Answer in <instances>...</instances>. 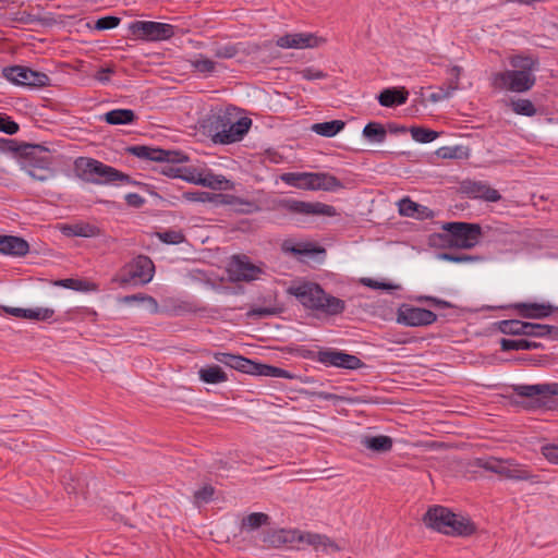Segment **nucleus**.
<instances>
[{
    "mask_svg": "<svg viewBox=\"0 0 558 558\" xmlns=\"http://www.w3.org/2000/svg\"><path fill=\"white\" fill-rule=\"evenodd\" d=\"M288 293L307 310L320 312L328 316L342 314L345 310V302L339 298L327 294L325 290L315 282H303L296 287H290Z\"/></svg>",
    "mask_w": 558,
    "mask_h": 558,
    "instance_id": "nucleus-1",
    "label": "nucleus"
},
{
    "mask_svg": "<svg viewBox=\"0 0 558 558\" xmlns=\"http://www.w3.org/2000/svg\"><path fill=\"white\" fill-rule=\"evenodd\" d=\"M252 125L250 118H240L235 122L228 113H214L204 120L203 129L215 144H232L241 141Z\"/></svg>",
    "mask_w": 558,
    "mask_h": 558,
    "instance_id": "nucleus-2",
    "label": "nucleus"
},
{
    "mask_svg": "<svg viewBox=\"0 0 558 558\" xmlns=\"http://www.w3.org/2000/svg\"><path fill=\"white\" fill-rule=\"evenodd\" d=\"M77 175L96 184H107L114 181L131 182L130 175L93 158H77L75 160Z\"/></svg>",
    "mask_w": 558,
    "mask_h": 558,
    "instance_id": "nucleus-3",
    "label": "nucleus"
},
{
    "mask_svg": "<svg viewBox=\"0 0 558 558\" xmlns=\"http://www.w3.org/2000/svg\"><path fill=\"white\" fill-rule=\"evenodd\" d=\"M23 148L20 156L22 169L35 180L47 181L50 179L54 170L51 167L52 158L49 155V149L37 144H24Z\"/></svg>",
    "mask_w": 558,
    "mask_h": 558,
    "instance_id": "nucleus-4",
    "label": "nucleus"
},
{
    "mask_svg": "<svg viewBox=\"0 0 558 558\" xmlns=\"http://www.w3.org/2000/svg\"><path fill=\"white\" fill-rule=\"evenodd\" d=\"M154 271L153 260L148 256L138 255L121 268L117 280L123 286L128 283L145 284L153 279Z\"/></svg>",
    "mask_w": 558,
    "mask_h": 558,
    "instance_id": "nucleus-5",
    "label": "nucleus"
},
{
    "mask_svg": "<svg viewBox=\"0 0 558 558\" xmlns=\"http://www.w3.org/2000/svg\"><path fill=\"white\" fill-rule=\"evenodd\" d=\"M513 392L530 399L527 408H547L551 397L558 396V384L513 385Z\"/></svg>",
    "mask_w": 558,
    "mask_h": 558,
    "instance_id": "nucleus-6",
    "label": "nucleus"
},
{
    "mask_svg": "<svg viewBox=\"0 0 558 558\" xmlns=\"http://www.w3.org/2000/svg\"><path fill=\"white\" fill-rule=\"evenodd\" d=\"M442 230L450 232L453 239L454 248L469 250L474 247L482 235V228L478 223L471 222H446Z\"/></svg>",
    "mask_w": 558,
    "mask_h": 558,
    "instance_id": "nucleus-7",
    "label": "nucleus"
},
{
    "mask_svg": "<svg viewBox=\"0 0 558 558\" xmlns=\"http://www.w3.org/2000/svg\"><path fill=\"white\" fill-rule=\"evenodd\" d=\"M3 76L15 85L26 87H45L50 85V77L39 71H34L23 65L7 66L2 71Z\"/></svg>",
    "mask_w": 558,
    "mask_h": 558,
    "instance_id": "nucleus-8",
    "label": "nucleus"
},
{
    "mask_svg": "<svg viewBox=\"0 0 558 558\" xmlns=\"http://www.w3.org/2000/svg\"><path fill=\"white\" fill-rule=\"evenodd\" d=\"M274 209H283L292 214L318 215L333 217L337 210L333 206L320 202L308 203L292 198H282L275 202Z\"/></svg>",
    "mask_w": 558,
    "mask_h": 558,
    "instance_id": "nucleus-9",
    "label": "nucleus"
},
{
    "mask_svg": "<svg viewBox=\"0 0 558 558\" xmlns=\"http://www.w3.org/2000/svg\"><path fill=\"white\" fill-rule=\"evenodd\" d=\"M132 35L143 40H167L174 35V26L153 21H136L130 24Z\"/></svg>",
    "mask_w": 558,
    "mask_h": 558,
    "instance_id": "nucleus-10",
    "label": "nucleus"
},
{
    "mask_svg": "<svg viewBox=\"0 0 558 558\" xmlns=\"http://www.w3.org/2000/svg\"><path fill=\"white\" fill-rule=\"evenodd\" d=\"M495 81L501 88L511 92L524 93L530 90L536 82L533 73L527 71L507 70L495 75Z\"/></svg>",
    "mask_w": 558,
    "mask_h": 558,
    "instance_id": "nucleus-11",
    "label": "nucleus"
},
{
    "mask_svg": "<svg viewBox=\"0 0 558 558\" xmlns=\"http://www.w3.org/2000/svg\"><path fill=\"white\" fill-rule=\"evenodd\" d=\"M317 362L326 366H335L345 369H359L365 366L364 362L356 355L333 349L319 350Z\"/></svg>",
    "mask_w": 558,
    "mask_h": 558,
    "instance_id": "nucleus-12",
    "label": "nucleus"
},
{
    "mask_svg": "<svg viewBox=\"0 0 558 558\" xmlns=\"http://www.w3.org/2000/svg\"><path fill=\"white\" fill-rule=\"evenodd\" d=\"M437 315L426 308L415 307L411 305H402L398 310L397 322L410 327H421L434 324Z\"/></svg>",
    "mask_w": 558,
    "mask_h": 558,
    "instance_id": "nucleus-13",
    "label": "nucleus"
},
{
    "mask_svg": "<svg viewBox=\"0 0 558 558\" xmlns=\"http://www.w3.org/2000/svg\"><path fill=\"white\" fill-rule=\"evenodd\" d=\"M497 329L509 336L541 337L542 324L522 322L519 319H505L496 323Z\"/></svg>",
    "mask_w": 558,
    "mask_h": 558,
    "instance_id": "nucleus-14",
    "label": "nucleus"
},
{
    "mask_svg": "<svg viewBox=\"0 0 558 558\" xmlns=\"http://www.w3.org/2000/svg\"><path fill=\"white\" fill-rule=\"evenodd\" d=\"M230 278L233 281H253L263 274V269L248 260V257L234 256L230 266Z\"/></svg>",
    "mask_w": 558,
    "mask_h": 558,
    "instance_id": "nucleus-15",
    "label": "nucleus"
},
{
    "mask_svg": "<svg viewBox=\"0 0 558 558\" xmlns=\"http://www.w3.org/2000/svg\"><path fill=\"white\" fill-rule=\"evenodd\" d=\"M326 41L323 37H317L314 34L296 33L287 34L277 39L276 45L280 48L289 49H302V48H315Z\"/></svg>",
    "mask_w": 558,
    "mask_h": 558,
    "instance_id": "nucleus-16",
    "label": "nucleus"
},
{
    "mask_svg": "<svg viewBox=\"0 0 558 558\" xmlns=\"http://www.w3.org/2000/svg\"><path fill=\"white\" fill-rule=\"evenodd\" d=\"M451 518H453L451 509L436 505L427 509L423 515V522L427 527L445 534Z\"/></svg>",
    "mask_w": 558,
    "mask_h": 558,
    "instance_id": "nucleus-17",
    "label": "nucleus"
},
{
    "mask_svg": "<svg viewBox=\"0 0 558 558\" xmlns=\"http://www.w3.org/2000/svg\"><path fill=\"white\" fill-rule=\"evenodd\" d=\"M461 190L473 198H481L487 202H498L501 199V195L497 190L482 182L464 181L461 184Z\"/></svg>",
    "mask_w": 558,
    "mask_h": 558,
    "instance_id": "nucleus-18",
    "label": "nucleus"
},
{
    "mask_svg": "<svg viewBox=\"0 0 558 558\" xmlns=\"http://www.w3.org/2000/svg\"><path fill=\"white\" fill-rule=\"evenodd\" d=\"M511 307L517 310L519 315L523 318L542 319L556 312L557 306L538 303H515L511 305Z\"/></svg>",
    "mask_w": 558,
    "mask_h": 558,
    "instance_id": "nucleus-19",
    "label": "nucleus"
},
{
    "mask_svg": "<svg viewBox=\"0 0 558 558\" xmlns=\"http://www.w3.org/2000/svg\"><path fill=\"white\" fill-rule=\"evenodd\" d=\"M214 359L235 371L253 375L255 362L247 357L226 352H216Z\"/></svg>",
    "mask_w": 558,
    "mask_h": 558,
    "instance_id": "nucleus-20",
    "label": "nucleus"
},
{
    "mask_svg": "<svg viewBox=\"0 0 558 558\" xmlns=\"http://www.w3.org/2000/svg\"><path fill=\"white\" fill-rule=\"evenodd\" d=\"M476 530L475 523L469 517L453 512V518L450 519L448 530L445 534L449 536L468 537L473 535Z\"/></svg>",
    "mask_w": 558,
    "mask_h": 558,
    "instance_id": "nucleus-21",
    "label": "nucleus"
},
{
    "mask_svg": "<svg viewBox=\"0 0 558 558\" xmlns=\"http://www.w3.org/2000/svg\"><path fill=\"white\" fill-rule=\"evenodd\" d=\"M29 251L26 240L15 235H0V253L12 256H25Z\"/></svg>",
    "mask_w": 558,
    "mask_h": 558,
    "instance_id": "nucleus-22",
    "label": "nucleus"
},
{
    "mask_svg": "<svg viewBox=\"0 0 558 558\" xmlns=\"http://www.w3.org/2000/svg\"><path fill=\"white\" fill-rule=\"evenodd\" d=\"M502 476L513 481H530L539 483L538 476L533 474L525 465L515 462L512 459L506 460Z\"/></svg>",
    "mask_w": 558,
    "mask_h": 558,
    "instance_id": "nucleus-23",
    "label": "nucleus"
},
{
    "mask_svg": "<svg viewBox=\"0 0 558 558\" xmlns=\"http://www.w3.org/2000/svg\"><path fill=\"white\" fill-rule=\"evenodd\" d=\"M409 92L404 87L385 88L377 96L378 102L383 107L392 108L407 102Z\"/></svg>",
    "mask_w": 558,
    "mask_h": 558,
    "instance_id": "nucleus-24",
    "label": "nucleus"
},
{
    "mask_svg": "<svg viewBox=\"0 0 558 558\" xmlns=\"http://www.w3.org/2000/svg\"><path fill=\"white\" fill-rule=\"evenodd\" d=\"M399 213L402 216L416 217L418 219H427L434 217L432 209L411 201L409 197L402 198L399 202Z\"/></svg>",
    "mask_w": 558,
    "mask_h": 558,
    "instance_id": "nucleus-25",
    "label": "nucleus"
},
{
    "mask_svg": "<svg viewBox=\"0 0 558 558\" xmlns=\"http://www.w3.org/2000/svg\"><path fill=\"white\" fill-rule=\"evenodd\" d=\"M102 119L110 125H126L134 123L137 116L132 109H113L106 112Z\"/></svg>",
    "mask_w": 558,
    "mask_h": 558,
    "instance_id": "nucleus-26",
    "label": "nucleus"
},
{
    "mask_svg": "<svg viewBox=\"0 0 558 558\" xmlns=\"http://www.w3.org/2000/svg\"><path fill=\"white\" fill-rule=\"evenodd\" d=\"M293 539V533L287 530H269L263 533V543L269 548H278Z\"/></svg>",
    "mask_w": 558,
    "mask_h": 558,
    "instance_id": "nucleus-27",
    "label": "nucleus"
},
{
    "mask_svg": "<svg viewBox=\"0 0 558 558\" xmlns=\"http://www.w3.org/2000/svg\"><path fill=\"white\" fill-rule=\"evenodd\" d=\"M62 231L68 236H82V238H93L97 236L100 233L98 227L93 226L87 222H80L75 225H65L62 228Z\"/></svg>",
    "mask_w": 558,
    "mask_h": 558,
    "instance_id": "nucleus-28",
    "label": "nucleus"
},
{
    "mask_svg": "<svg viewBox=\"0 0 558 558\" xmlns=\"http://www.w3.org/2000/svg\"><path fill=\"white\" fill-rule=\"evenodd\" d=\"M199 379L206 384H219L228 380L227 374L218 365H209L198 371Z\"/></svg>",
    "mask_w": 558,
    "mask_h": 558,
    "instance_id": "nucleus-29",
    "label": "nucleus"
},
{
    "mask_svg": "<svg viewBox=\"0 0 558 558\" xmlns=\"http://www.w3.org/2000/svg\"><path fill=\"white\" fill-rule=\"evenodd\" d=\"M125 150L126 153L141 159H146L156 162H160L162 159L161 148H153L146 145H135L126 147Z\"/></svg>",
    "mask_w": 558,
    "mask_h": 558,
    "instance_id": "nucleus-30",
    "label": "nucleus"
},
{
    "mask_svg": "<svg viewBox=\"0 0 558 558\" xmlns=\"http://www.w3.org/2000/svg\"><path fill=\"white\" fill-rule=\"evenodd\" d=\"M253 375L288 379H293L295 377L293 374L283 368L257 362H255Z\"/></svg>",
    "mask_w": 558,
    "mask_h": 558,
    "instance_id": "nucleus-31",
    "label": "nucleus"
},
{
    "mask_svg": "<svg viewBox=\"0 0 558 558\" xmlns=\"http://www.w3.org/2000/svg\"><path fill=\"white\" fill-rule=\"evenodd\" d=\"M345 123L342 120H331L312 125V131L325 137H332L343 130Z\"/></svg>",
    "mask_w": 558,
    "mask_h": 558,
    "instance_id": "nucleus-32",
    "label": "nucleus"
},
{
    "mask_svg": "<svg viewBox=\"0 0 558 558\" xmlns=\"http://www.w3.org/2000/svg\"><path fill=\"white\" fill-rule=\"evenodd\" d=\"M543 348V344L539 342L530 341L526 339H507L502 338L500 340V349L504 352L511 351V350H534V349H541Z\"/></svg>",
    "mask_w": 558,
    "mask_h": 558,
    "instance_id": "nucleus-33",
    "label": "nucleus"
},
{
    "mask_svg": "<svg viewBox=\"0 0 558 558\" xmlns=\"http://www.w3.org/2000/svg\"><path fill=\"white\" fill-rule=\"evenodd\" d=\"M362 442L375 452H388L393 446L392 438L386 435L365 437Z\"/></svg>",
    "mask_w": 558,
    "mask_h": 558,
    "instance_id": "nucleus-34",
    "label": "nucleus"
},
{
    "mask_svg": "<svg viewBox=\"0 0 558 558\" xmlns=\"http://www.w3.org/2000/svg\"><path fill=\"white\" fill-rule=\"evenodd\" d=\"M362 133L369 142L383 143L387 136V129L379 122H368Z\"/></svg>",
    "mask_w": 558,
    "mask_h": 558,
    "instance_id": "nucleus-35",
    "label": "nucleus"
},
{
    "mask_svg": "<svg viewBox=\"0 0 558 558\" xmlns=\"http://www.w3.org/2000/svg\"><path fill=\"white\" fill-rule=\"evenodd\" d=\"M270 518L264 512H253L242 519L241 530L253 531L262 525H268Z\"/></svg>",
    "mask_w": 558,
    "mask_h": 558,
    "instance_id": "nucleus-36",
    "label": "nucleus"
},
{
    "mask_svg": "<svg viewBox=\"0 0 558 558\" xmlns=\"http://www.w3.org/2000/svg\"><path fill=\"white\" fill-rule=\"evenodd\" d=\"M300 541L306 542L307 544L314 546L316 549L323 547L324 551H327V547H330L332 551L340 550V547L336 543L319 534L307 533L304 536H300Z\"/></svg>",
    "mask_w": 558,
    "mask_h": 558,
    "instance_id": "nucleus-37",
    "label": "nucleus"
},
{
    "mask_svg": "<svg viewBox=\"0 0 558 558\" xmlns=\"http://www.w3.org/2000/svg\"><path fill=\"white\" fill-rule=\"evenodd\" d=\"M183 180L186 182L199 184V185L210 187L214 190L221 189V184L223 182H227L225 177L215 175V174H208L206 177L199 175L198 178H195L193 174H190V177H183Z\"/></svg>",
    "mask_w": 558,
    "mask_h": 558,
    "instance_id": "nucleus-38",
    "label": "nucleus"
},
{
    "mask_svg": "<svg viewBox=\"0 0 558 558\" xmlns=\"http://www.w3.org/2000/svg\"><path fill=\"white\" fill-rule=\"evenodd\" d=\"M317 190L336 191L343 187L342 182L328 172H316Z\"/></svg>",
    "mask_w": 558,
    "mask_h": 558,
    "instance_id": "nucleus-39",
    "label": "nucleus"
},
{
    "mask_svg": "<svg viewBox=\"0 0 558 558\" xmlns=\"http://www.w3.org/2000/svg\"><path fill=\"white\" fill-rule=\"evenodd\" d=\"M412 138L418 143H430L439 136V133L424 128V126H412L410 130Z\"/></svg>",
    "mask_w": 558,
    "mask_h": 558,
    "instance_id": "nucleus-40",
    "label": "nucleus"
},
{
    "mask_svg": "<svg viewBox=\"0 0 558 558\" xmlns=\"http://www.w3.org/2000/svg\"><path fill=\"white\" fill-rule=\"evenodd\" d=\"M511 65L515 71H527L533 73L538 66V60L532 57L514 56L510 60Z\"/></svg>",
    "mask_w": 558,
    "mask_h": 558,
    "instance_id": "nucleus-41",
    "label": "nucleus"
},
{
    "mask_svg": "<svg viewBox=\"0 0 558 558\" xmlns=\"http://www.w3.org/2000/svg\"><path fill=\"white\" fill-rule=\"evenodd\" d=\"M56 284L68 288V289H73L76 291H90V290L97 289V286L95 283H92L86 280L73 279V278L59 280L56 282Z\"/></svg>",
    "mask_w": 558,
    "mask_h": 558,
    "instance_id": "nucleus-42",
    "label": "nucleus"
},
{
    "mask_svg": "<svg viewBox=\"0 0 558 558\" xmlns=\"http://www.w3.org/2000/svg\"><path fill=\"white\" fill-rule=\"evenodd\" d=\"M510 107L514 113L520 116L533 117L536 113V108L530 99L511 100Z\"/></svg>",
    "mask_w": 558,
    "mask_h": 558,
    "instance_id": "nucleus-43",
    "label": "nucleus"
},
{
    "mask_svg": "<svg viewBox=\"0 0 558 558\" xmlns=\"http://www.w3.org/2000/svg\"><path fill=\"white\" fill-rule=\"evenodd\" d=\"M477 465L486 471L496 473L500 476L504 474L506 460L489 458L486 460L477 459Z\"/></svg>",
    "mask_w": 558,
    "mask_h": 558,
    "instance_id": "nucleus-44",
    "label": "nucleus"
},
{
    "mask_svg": "<svg viewBox=\"0 0 558 558\" xmlns=\"http://www.w3.org/2000/svg\"><path fill=\"white\" fill-rule=\"evenodd\" d=\"M216 62L199 54L198 58L191 61V66L203 74H211L216 70Z\"/></svg>",
    "mask_w": 558,
    "mask_h": 558,
    "instance_id": "nucleus-45",
    "label": "nucleus"
},
{
    "mask_svg": "<svg viewBox=\"0 0 558 558\" xmlns=\"http://www.w3.org/2000/svg\"><path fill=\"white\" fill-rule=\"evenodd\" d=\"M453 239L451 238V233H433L429 235V244L436 247L441 248H454Z\"/></svg>",
    "mask_w": 558,
    "mask_h": 558,
    "instance_id": "nucleus-46",
    "label": "nucleus"
},
{
    "mask_svg": "<svg viewBox=\"0 0 558 558\" xmlns=\"http://www.w3.org/2000/svg\"><path fill=\"white\" fill-rule=\"evenodd\" d=\"M54 314V311L51 308H44V307H37V308H25V316L26 319H33L38 322H45L50 319Z\"/></svg>",
    "mask_w": 558,
    "mask_h": 558,
    "instance_id": "nucleus-47",
    "label": "nucleus"
},
{
    "mask_svg": "<svg viewBox=\"0 0 558 558\" xmlns=\"http://www.w3.org/2000/svg\"><path fill=\"white\" fill-rule=\"evenodd\" d=\"M161 161L167 163H184L190 160L189 156L180 150H166L161 148Z\"/></svg>",
    "mask_w": 558,
    "mask_h": 558,
    "instance_id": "nucleus-48",
    "label": "nucleus"
},
{
    "mask_svg": "<svg viewBox=\"0 0 558 558\" xmlns=\"http://www.w3.org/2000/svg\"><path fill=\"white\" fill-rule=\"evenodd\" d=\"M158 239L166 244H180L185 241V235L181 231L167 230L157 232Z\"/></svg>",
    "mask_w": 558,
    "mask_h": 558,
    "instance_id": "nucleus-49",
    "label": "nucleus"
},
{
    "mask_svg": "<svg viewBox=\"0 0 558 558\" xmlns=\"http://www.w3.org/2000/svg\"><path fill=\"white\" fill-rule=\"evenodd\" d=\"M438 258L452 263H466V262H477L481 259L480 256L476 255H468V254H456V253H439Z\"/></svg>",
    "mask_w": 558,
    "mask_h": 558,
    "instance_id": "nucleus-50",
    "label": "nucleus"
},
{
    "mask_svg": "<svg viewBox=\"0 0 558 558\" xmlns=\"http://www.w3.org/2000/svg\"><path fill=\"white\" fill-rule=\"evenodd\" d=\"M20 125L11 119L7 113L0 112V132L8 135L16 134Z\"/></svg>",
    "mask_w": 558,
    "mask_h": 558,
    "instance_id": "nucleus-51",
    "label": "nucleus"
},
{
    "mask_svg": "<svg viewBox=\"0 0 558 558\" xmlns=\"http://www.w3.org/2000/svg\"><path fill=\"white\" fill-rule=\"evenodd\" d=\"M24 144H19L15 140L0 137V151L22 155Z\"/></svg>",
    "mask_w": 558,
    "mask_h": 558,
    "instance_id": "nucleus-52",
    "label": "nucleus"
},
{
    "mask_svg": "<svg viewBox=\"0 0 558 558\" xmlns=\"http://www.w3.org/2000/svg\"><path fill=\"white\" fill-rule=\"evenodd\" d=\"M215 495V488L211 485H205L194 493V502L198 506L202 502H208Z\"/></svg>",
    "mask_w": 558,
    "mask_h": 558,
    "instance_id": "nucleus-53",
    "label": "nucleus"
},
{
    "mask_svg": "<svg viewBox=\"0 0 558 558\" xmlns=\"http://www.w3.org/2000/svg\"><path fill=\"white\" fill-rule=\"evenodd\" d=\"M121 22V19L118 16H104L96 21L95 28L98 31L111 29L117 27Z\"/></svg>",
    "mask_w": 558,
    "mask_h": 558,
    "instance_id": "nucleus-54",
    "label": "nucleus"
},
{
    "mask_svg": "<svg viewBox=\"0 0 558 558\" xmlns=\"http://www.w3.org/2000/svg\"><path fill=\"white\" fill-rule=\"evenodd\" d=\"M448 72L451 77L447 81L446 86L453 93L459 88L462 68L459 65H453L448 70Z\"/></svg>",
    "mask_w": 558,
    "mask_h": 558,
    "instance_id": "nucleus-55",
    "label": "nucleus"
},
{
    "mask_svg": "<svg viewBox=\"0 0 558 558\" xmlns=\"http://www.w3.org/2000/svg\"><path fill=\"white\" fill-rule=\"evenodd\" d=\"M217 195L208 192H184L183 197L191 202L206 203L211 202Z\"/></svg>",
    "mask_w": 558,
    "mask_h": 558,
    "instance_id": "nucleus-56",
    "label": "nucleus"
},
{
    "mask_svg": "<svg viewBox=\"0 0 558 558\" xmlns=\"http://www.w3.org/2000/svg\"><path fill=\"white\" fill-rule=\"evenodd\" d=\"M11 21L17 22L21 24H32L35 22H41L43 19H40L39 16H36L34 14H31L27 11H19L13 14V16L11 17Z\"/></svg>",
    "mask_w": 558,
    "mask_h": 558,
    "instance_id": "nucleus-57",
    "label": "nucleus"
},
{
    "mask_svg": "<svg viewBox=\"0 0 558 558\" xmlns=\"http://www.w3.org/2000/svg\"><path fill=\"white\" fill-rule=\"evenodd\" d=\"M299 189L303 190H317L316 172H303Z\"/></svg>",
    "mask_w": 558,
    "mask_h": 558,
    "instance_id": "nucleus-58",
    "label": "nucleus"
},
{
    "mask_svg": "<svg viewBox=\"0 0 558 558\" xmlns=\"http://www.w3.org/2000/svg\"><path fill=\"white\" fill-rule=\"evenodd\" d=\"M239 49L234 45H226L215 49L214 56L219 59H231L235 57Z\"/></svg>",
    "mask_w": 558,
    "mask_h": 558,
    "instance_id": "nucleus-59",
    "label": "nucleus"
},
{
    "mask_svg": "<svg viewBox=\"0 0 558 558\" xmlns=\"http://www.w3.org/2000/svg\"><path fill=\"white\" fill-rule=\"evenodd\" d=\"M299 74L307 81L324 80L327 77V73L313 66L305 68L299 71Z\"/></svg>",
    "mask_w": 558,
    "mask_h": 558,
    "instance_id": "nucleus-60",
    "label": "nucleus"
},
{
    "mask_svg": "<svg viewBox=\"0 0 558 558\" xmlns=\"http://www.w3.org/2000/svg\"><path fill=\"white\" fill-rule=\"evenodd\" d=\"M417 300L427 302L429 305H432L434 307H438V308H454L456 307V305H453L452 303L441 300V299H438V298H435V296L425 295V296H420Z\"/></svg>",
    "mask_w": 558,
    "mask_h": 558,
    "instance_id": "nucleus-61",
    "label": "nucleus"
},
{
    "mask_svg": "<svg viewBox=\"0 0 558 558\" xmlns=\"http://www.w3.org/2000/svg\"><path fill=\"white\" fill-rule=\"evenodd\" d=\"M363 286L372 288V289H380V290H392L396 287L390 282H379L372 278H363L361 279Z\"/></svg>",
    "mask_w": 558,
    "mask_h": 558,
    "instance_id": "nucleus-62",
    "label": "nucleus"
},
{
    "mask_svg": "<svg viewBox=\"0 0 558 558\" xmlns=\"http://www.w3.org/2000/svg\"><path fill=\"white\" fill-rule=\"evenodd\" d=\"M159 172L161 174H163V175L169 177V178H181V179H183V177H185L184 174L181 173L182 172L181 168H175V167H173L170 163L161 166Z\"/></svg>",
    "mask_w": 558,
    "mask_h": 558,
    "instance_id": "nucleus-63",
    "label": "nucleus"
},
{
    "mask_svg": "<svg viewBox=\"0 0 558 558\" xmlns=\"http://www.w3.org/2000/svg\"><path fill=\"white\" fill-rule=\"evenodd\" d=\"M542 452L549 462L558 464V446H544Z\"/></svg>",
    "mask_w": 558,
    "mask_h": 558,
    "instance_id": "nucleus-64",
    "label": "nucleus"
}]
</instances>
